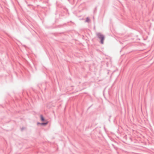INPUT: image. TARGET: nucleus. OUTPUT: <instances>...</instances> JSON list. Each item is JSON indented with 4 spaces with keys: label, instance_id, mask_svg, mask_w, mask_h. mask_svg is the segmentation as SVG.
Here are the masks:
<instances>
[{
    "label": "nucleus",
    "instance_id": "1",
    "mask_svg": "<svg viewBox=\"0 0 154 154\" xmlns=\"http://www.w3.org/2000/svg\"><path fill=\"white\" fill-rule=\"evenodd\" d=\"M98 37L100 39L101 43L102 44H103V41L105 39L104 36L100 33H98L97 34Z\"/></svg>",
    "mask_w": 154,
    "mask_h": 154
},
{
    "label": "nucleus",
    "instance_id": "4",
    "mask_svg": "<svg viewBox=\"0 0 154 154\" xmlns=\"http://www.w3.org/2000/svg\"><path fill=\"white\" fill-rule=\"evenodd\" d=\"M89 21V18H86V22H88Z\"/></svg>",
    "mask_w": 154,
    "mask_h": 154
},
{
    "label": "nucleus",
    "instance_id": "3",
    "mask_svg": "<svg viewBox=\"0 0 154 154\" xmlns=\"http://www.w3.org/2000/svg\"><path fill=\"white\" fill-rule=\"evenodd\" d=\"M48 123V122H47L46 123H41V125H46Z\"/></svg>",
    "mask_w": 154,
    "mask_h": 154
},
{
    "label": "nucleus",
    "instance_id": "2",
    "mask_svg": "<svg viewBox=\"0 0 154 154\" xmlns=\"http://www.w3.org/2000/svg\"><path fill=\"white\" fill-rule=\"evenodd\" d=\"M40 118L42 121H44L45 119L42 115H40Z\"/></svg>",
    "mask_w": 154,
    "mask_h": 154
},
{
    "label": "nucleus",
    "instance_id": "5",
    "mask_svg": "<svg viewBox=\"0 0 154 154\" xmlns=\"http://www.w3.org/2000/svg\"><path fill=\"white\" fill-rule=\"evenodd\" d=\"M38 124H40V123H38Z\"/></svg>",
    "mask_w": 154,
    "mask_h": 154
}]
</instances>
